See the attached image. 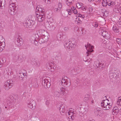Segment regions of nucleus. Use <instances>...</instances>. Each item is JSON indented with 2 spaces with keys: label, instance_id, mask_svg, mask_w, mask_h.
<instances>
[{
  "label": "nucleus",
  "instance_id": "nucleus-11",
  "mask_svg": "<svg viewBox=\"0 0 121 121\" xmlns=\"http://www.w3.org/2000/svg\"><path fill=\"white\" fill-rule=\"evenodd\" d=\"M31 64L34 66H39L40 64L38 61L35 58H33L31 60Z\"/></svg>",
  "mask_w": 121,
  "mask_h": 121
},
{
  "label": "nucleus",
  "instance_id": "nucleus-45",
  "mask_svg": "<svg viewBox=\"0 0 121 121\" xmlns=\"http://www.w3.org/2000/svg\"><path fill=\"white\" fill-rule=\"evenodd\" d=\"M45 3L47 4H49L50 3V0H43Z\"/></svg>",
  "mask_w": 121,
  "mask_h": 121
},
{
  "label": "nucleus",
  "instance_id": "nucleus-55",
  "mask_svg": "<svg viewBox=\"0 0 121 121\" xmlns=\"http://www.w3.org/2000/svg\"><path fill=\"white\" fill-rule=\"evenodd\" d=\"M81 17L82 18H84L85 17V16L84 15H81Z\"/></svg>",
  "mask_w": 121,
  "mask_h": 121
},
{
  "label": "nucleus",
  "instance_id": "nucleus-33",
  "mask_svg": "<svg viewBox=\"0 0 121 121\" xmlns=\"http://www.w3.org/2000/svg\"><path fill=\"white\" fill-rule=\"evenodd\" d=\"M119 110L112 111V113L114 115H117L118 113Z\"/></svg>",
  "mask_w": 121,
  "mask_h": 121
},
{
  "label": "nucleus",
  "instance_id": "nucleus-8",
  "mask_svg": "<svg viewBox=\"0 0 121 121\" xmlns=\"http://www.w3.org/2000/svg\"><path fill=\"white\" fill-rule=\"evenodd\" d=\"M4 39L2 35H0V52H2L4 48L5 43L4 42Z\"/></svg>",
  "mask_w": 121,
  "mask_h": 121
},
{
  "label": "nucleus",
  "instance_id": "nucleus-50",
  "mask_svg": "<svg viewBox=\"0 0 121 121\" xmlns=\"http://www.w3.org/2000/svg\"><path fill=\"white\" fill-rule=\"evenodd\" d=\"M2 1L1 0H0V8L2 9Z\"/></svg>",
  "mask_w": 121,
  "mask_h": 121
},
{
  "label": "nucleus",
  "instance_id": "nucleus-40",
  "mask_svg": "<svg viewBox=\"0 0 121 121\" xmlns=\"http://www.w3.org/2000/svg\"><path fill=\"white\" fill-rule=\"evenodd\" d=\"M117 104L119 106H121V100H117Z\"/></svg>",
  "mask_w": 121,
  "mask_h": 121
},
{
  "label": "nucleus",
  "instance_id": "nucleus-1",
  "mask_svg": "<svg viewBox=\"0 0 121 121\" xmlns=\"http://www.w3.org/2000/svg\"><path fill=\"white\" fill-rule=\"evenodd\" d=\"M103 99L104 100H103L101 103V106L104 110H108L111 107L112 104L108 103V100L106 99V97L105 96L103 97Z\"/></svg>",
  "mask_w": 121,
  "mask_h": 121
},
{
  "label": "nucleus",
  "instance_id": "nucleus-17",
  "mask_svg": "<svg viewBox=\"0 0 121 121\" xmlns=\"http://www.w3.org/2000/svg\"><path fill=\"white\" fill-rule=\"evenodd\" d=\"M35 21H34L33 20V21H31V28H32L31 29V30H34L35 27Z\"/></svg>",
  "mask_w": 121,
  "mask_h": 121
},
{
  "label": "nucleus",
  "instance_id": "nucleus-32",
  "mask_svg": "<svg viewBox=\"0 0 121 121\" xmlns=\"http://www.w3.org/2000/svg\"><path fill=\"white\" fill-rule=\"evenodd\" d=\"M46 103L47 105H48L50 102L51 101L49 98H46Z\"/></svg>",
  "mask_w": 121,
  "mask_h": 121
},
{
  "label": "nucleus",
  "instance_id": "nucleus-24",
  "mask_svg": "<svg viewBox=\"0 0 121 121\" xmlns=\"http://www.w3.org/2000/svg\"><path fill=\"white\" fill-rule=\"evenodd\" d=\"M108 5L109 6H110L111 7H114L115 5H116V3L114 2L109 1L108 2Z\"/></svg>",
  "mask_w": 121,
  "mask_h": 121
},
{
  "label": "nucleus",
  "instance_id": "nucleus-53",
  "mask_svg": "<svg viewBox=\"0 0 121 121\" xmlns=\"http://www.w3.org/2000/svg\"><path fill=\"white\" fill-rule=\"evenodd\" d=\"M66 11L68 13L70 12H71V9H67L66 10Z\"/></svg>",
  "mask_w": 121,
  "mask_h": 121
},
{
  "label": "nucleus",
  "instance_id": "nucleus-56",
  "mask_svg": "<svg viewBox=\"0 0 121 121\" xmlns=\"http://www.w3.org/2000/svg\"><path fill=\"white\" fill-rule=\"evenodd\" d=\"M38 12L37 10L36 11L35 13H36V14H37V15H39V13L38 14Z\"/></svg>",
  "mask_w": 121,
  "mask_h": 121
},
{
  "label": "nucleus",
  "instance_id": "nucleus-61",
  "mask_svg": "<svg viewBox=\"0 0 121 121\" xmlns=\"http://www.w3.org/2000/svg\"><path fill=\"white\" fill-rule=\"evenodd\" d=\"M119 99H118L117 100H121V97H120L119 98Z\"/></svg>",
  "mask_w": 121,
  "mask_h": 121
},
{
  "label": "nucleus",
  "instance_id": "nucleus-52",
  "mask_svg": "<svg viewBox=\"0 0 121 121\" xmlns=\"http://www.w3.org/2000/svg\"><path fill=\"white\" fill-rule=\"evenodd\" d=\"M75 9V7H73L71 8V9L73 11Z\"/></svg>",
  "mask_w": 121,
  "mask_h": 121
},
{
  "label": "nucleus",
  "instance_id": "nucleus-38",
  "mask_svg": "<svg viewBox=\"0 0 121 121\" xmlns=\"http://www.w3.org/2000/svg\"><path fill=\"white\" fill-rule=\"evenodd\" d=\"M36 17L34 16H31V21H35L36 20Z\"/></svg>",
  "mask_w": 121,
  "mask_h": 121
},
{
  "label": "nucleus",
  "instance_id": "nucleus-60",
  "mask_svg": "<svg viewBox=\"0 0 121 121\" xmlns=\"http://www.w3.org/2000/svg\"><path fill=\"white\" fill-rule=\"evenodd\" d=\"M68 29V28H66V27H65L64 28V30H67V29Z\"/></svg>",
  "mask_w": 121,
  "mask_h": 121
},
{
  "label": "nucleus",
  "instance_id": "nucleus-26",
  "mask_svg": "<svg viewBox=\"0 0 121 121\" xmlns=\"http://www.w3.org/2000/svg\"><path fill=\"white\" fill-rule=\"evenodd\" d=\"M31 42L32 44H34L36 46H38V42L36 40V39H34L33 40L32 39L31 40Z\"/></svg>",
  "mask_w": 121,
  "mask_h": 121
},
{
  "label": "nucleus",
  "instance_id": "nucleus-9",
  "mask_svg": "<svg viewBox=\"0 0 121 121\" xmlns=\"http://www.w3.org/2000/svg\"><path fill=\"white\" fill-rule=\"evenodd\" d=\"M70 82L68 81V80L64 78L62 79L61 82H60V84L65 86L66 85L69 86L70 85Z\"/></svg>",
  "mask_w": 121,
  "mask_h": 121
},
{
  "label": "nucleus",
  "instance_id": "nucleus-13",
  "mask_svg": "<svg viewBox=\"0 0 121 121\" xmlns=\"http://www.w3.org/2000/svg\"><path fill=\"white\" fill-rule=\"evenodd\" d=\"M112 29L115 32L118 33L119 34L121 32L120 28L117 27L116 26H114L112 27Z\"/></svg>",
  "mask_w": 121,
  "mask_h": 121
},
{
  "label": "nucleus",
  "instance_id": "nucleus-21",
  "mask_svg": "<svg viewBox=\"0 0 121 121\" xmlns=\"http://www.w3.org/2000/svg\"><path fill=\"white\" fill-rule=\"evenodd\" d=\"M44 17V16H39L38 17H37L38 21L40 22H42L45 18Z\"/></svg>",
  "mask_w": 121,
  "mask_h": 121
},
{
  "label": "nucleus",
  "instance_id": "nucleus-30",
  "mask_svg": "<svg viewBox=\"0 0 121 121\" xmlns=\"http://www.w3.org/2000/svg\"><path fill=\"white\" fill-rule=\"evenodd\" d=\"M43 9L42 8L40 7V6H38L36 7V11L37 10L38 12H39V11H42V10H43Z\"/></svg>",
  "mask_w": 121,
  "mask_h": 121
},
{
  "label": "nucleus",
  "instance_id": "nucleus-27",
  "mask_svg": "<svg viewBox=\"0 0 121 121\" xmlns=\"http://www.w3.org/2000/svg\"><path fill=\"white\" fill-rule=\"evenodd\" d=\"M42 11H39L38 12V13L41 16H44V12L45 11V10L44 9H43Z\"/></svg>",
  "mask_w": 121,
  "mask_h": 121
},
{
  "label": "nucleus",
  "instance_id": "nucleus-7",
  "mask_svg": "<svg viewBox=\"0 0 121 121\" xmlns=\"http://www.w3.org/2000/svg\"><path fill=\"white\" fill-rule=\"evenodd\" d=\"M85 47H86V50H87V52L86 53H87V56H88L89 54H90L91 52H92L93 51V49L94 48V47L92 45H91L90 44H88L87 45V47H86V45H85Z\"/></svg>",
  "mask_w": 121,
  "mask_h": 121
},
{
  "label": "nucleus",
  "instance_id": "nucleus-31",
  "mask_svg": "<svg viewBox=\"0 0 121 121\" xmlns=\"http://www.w3.org/2000/svg\"><path fill=\"white\" fill-rule=\"evenodd\" d=\"M59 109L61 114H62V113H64L65 112V109H62L59 108Z\"/></svg>",
  "mask_w": 121,
  "mask_h": 121
},
{
  "label": "nucleus",
  "instance_id": "nucleus-12",
  "mask_svg": "<svg viewBox=\"0 0 121 121\" xmlns=\"http://www.w3.org/2000/svg\"><path fill=\"white\" fill-rule=\"evenodd\" d=\"M48 39L47 36H43V38H41L39 39V42L40 44L43 43L46 41L47 42L48 40Z\"/></svg>",
  "mask_w": 121,
  "mask_h": 121
},
{
  "label": "nucleus",
  "instance_id": "nucleus-3",
  "mask_svg": "<svg viewBox=\"0 0 121 121\" xmlns=\"http://www.w3.org/2000/svg\"><path fill=\"white\" fill-rule=\"evenodd\" d=\"M50 78L48 77H46V78L45 77L42 78V84L43 86L46 89L49 88L51 85L50 82Z\"/></svg>",
  "mask_w": 121,
  "mask_h": 121
},
{
  "label": "nucleus",
  "instance_id": "nucleus-15",
  "mask_svg": "<svg viewBox=\"0 0 121 121\" xmlns=\"http://www.w3.org/2000/svg\"><path fill=\"white\" fill-rule=\"evenodd\" d=\"M119 7V5L117 4L115 5V8L114 9V11L117 13L120 12L121 11V10L120 9L118 8Z\"/></svg>",
  "mask_w": 121,
  "mask_h": 121
},
{
  "label": "nucleus",
  "instance_id": "nucleus-6",
  "mask_svg": "<svg viewBox=\"0 0 121 121\" xmlns=\"http://www.w3.org/2000/svg\"><path fill=\"white\" fill-rule=\"evenodd\" d=\"M117 72V71L115 68L111 69L110 70L109 72V76L110 79H113L117 75L116 73Z\"/></svg>",
  "mask_w": 121,
  "mask_h": 121
},
{
  "label": "nucleus",
  "instance_id": "nucleus-25",
  "mask_svg": "<svg viewBox=\"0 0 121 121\" xmlns=\"http://www.w3.org/2000/svg\"><path fill=\"white\" fill-rule=\"evenodd\" d=\"M102 5L104 7L108 5V3L107 0H103L102 2Z\"/></svg>",
  "mask_w": 121,
  "mask_h": 121
},
{
  "label": "nucleus",
  "instance_id": "nucleus-49",
  "mask_svg": "<svg viewBox=\"0 0 121 121\" xmlns=\"http://www.w3.org/2000/svg\"><path fill=\"white\" fill-rule=\"evenodd\" d=\"M73 13L74 14H76L78 13V11L77 10L75 9L73 11Z\"/></svg>",
  "mask_w": 121,
  "mask_h": 121
},
{
  "label": "nucleus",
  "instance_id": "nucleus-62",
  "mask_svg": "<svg viewBox=\"0 0 121 121\" xmlns=\"http://www.w3.org/2000/svg\"><path fill=\"white\" fill-rule=\"evenodd\" d=\"M68 14L69 15H71V12L68 13Z\"/></svg>",
  "mask_w": 121,
  "mask_h": 121
},
{
  "label": "nucleus",
  "instance_id": "nucleus-43",
  "mask_svg": "<svg viewBox=\"0 0 121 121\" xmlns=\"http://www.w3.org/2000/svg\"><path fill=\"white\" fill-rule=\"evenodd\" d=\"M3 63V60L2 59H0V68L2 66V64Z\"/></svg>",
  "mask_w": 121,
  "mask_h": 121
},
{
  "label": "nucleus",
  "instance_id": "nucleus-47",
  "mask_svg": "<svg viewBox=\"0 0 121 121\" xmlns=\"http://www.w3.org/2000/svg\"><path fill=\"white\" fill-rule=\"evenodd\" d=\"M117 110H119L118 109L117 107L115 106V107H114L113 108V109L112 110V111H114V110L117 111Z\"/></svg>",
  "mask_w": 121,
  "mask_h": 121
},
{
  "label": "nucleus",
  "instance_id": "nucleus-2",
  "mask_svg": "<svg viewBox=\"0 0 121 121\" xmlns=\"http://www.w3.org/2000/svg\"><path fill=\"white\" fill-rule=\"evenodd\" d=\"M15 1H16L15 0H12V2H10L9 6V13L12 15H15L16 13L15 4L14 3L12 2H13Z\"/></svg>",
  "mask_w": 121,
  "mask_h": 121
},
{
  "label": "nucleus",
  "instance_id": "nucleus-29",
  "mask_svg": "<svg viewBox=\"0 0 121 121\" xmlns=\"http://www.w3.org/2000/svg\"><path fill=\"white\" fill-rule=\"evenodd\" d=\"M60 108H61L62 109H64L65 110V105L63 103H61V104H60Z\"/></svg>",
  "mask_w": 121,
  "mask_h": 121
},
{
  "label": "nucleus",
  "instance_id": "nucleus-63",
  "mask_svg": "<svg viewBox=\"0 0 121 121\" xmlns=\"http://www.w3.org/2000/svg\"><path fill=\"white\" fill-rule=\"evenodd\" d=\"M90 2H91L92 1H93L94 0H88Z\"/></svg>",
  "mask_w": 121,
  "mask_h": 121
},
{
  "label": "nucleus",
  "instance_id": "nucleus-19",
  "mask_svg": "<svg viewBox=\"0 0 121 121\" xmlns=\"http://www.w3.org/2000/svg\"><path fill=\"white\" fill-rule=\"evenodd\" d=\"M47 66H49L50 68V69L53 68L54 70H55L56 69V67L55 66V65L54 64L52 63H48V64L47 65Z\"/></svg>",
  "mask_w": 121,
  "mask_h": 121
},
{
  "label": "nucleus",
  "instance_id": "nucleus-39",
  "mask_svg": "<svg viewBox=\"0 0 121 121\" xmlns=\"http://www.w3.org/2000/svg\"><path fill=\"white\" fill-rule=\"evenodd\" d=\"M99 66L101 67H104V64L102 63H99Z\"/></svg>",
  "mask_w": 121,
  "mask_h": 121
},
{
  "label": "nucleus",
  "instance_id": "nucleus-57",
  "mask_svg": "<svg viewBox=\"0 0 121 121\" xmlns=\"http://www.w3.org/2000/svg\"><path fill=\"white\" fill-rule=\"evenodd\" d=\"M73 113V112H71V111H69V112H68V113L69 114V115H70V113Z\"/></svg>",
  "mask_w": 121,
  "mask_h": 121
},
{
  "label": "nucleus",
  "instance_id": "nucleus-28",
  "mask_svg": "<svg viewBox=\"0 0 121 121\" xmlns=\"http://www.w3.org/2000/svg\"><path fill=\"white\" fill-rule=\"evenodd\" d=\"M83 4L81 3H77L76 6L77 8L80 9L82 6Z\"/></svg>",
  "mask_w": 121,
  "mask_h": 121
},
{
  "label": "nucleus",
  "instance_id": "nucleus-23",
  "mask_svg": "<svg viewBox=\"0 0 121 121\" xmlns=\"http://www.w3.org/2000/svg\"><path fill=\"white\" fill-rule=\"evenodd\" d=\"M31 106H32V108H33V109L35 108V107L36 105V103L35 101L33 100H31Z\"/></svg>",
  "mask_w": 121,
  "mask_h": 121
},
{
  "label": "nucleus",
  "instance_id": "nucleus-20",
  "mask_svg": "<svg viewBox=\"0 0 121 121\" xmlns=\"http://www.w3.org/2000/svg\"><path fill=\"white\" fill-rule=\"evenodd\" d=\"M100 111V109L98 107L96 108L94 110V113L95 115L98 116L99 114V112Z\"/></svg>",
  "mask_w": 121,
  "mask_h": 121
},
{
  "label": "nucleus",
  "instance_id": "nucleus-36",
  "mask_svg": "<svg viewBox=\"0 0 121 121\" xmlns=\"http://www.w3.org/2000/svg\"><path fill=\"white\" fill-rule=\"evenodd\" d=\"M90 98V96L89 95L86 94L85 95V99L86 100H88Z\"/></svg>",
  "mask_w": 121,
  "mask_h": 121
},
{
  "label": "nucleus",
  "instance_id": "nucleus-48",
  "mask_svg": "<svg viewBox=\"0 0 121 121\" xmlns=\"http://www.w3.org/2000/svg\"><path fill=\"white\" fill-rule=\"evenodd\" d=\"M117 27L118 28H119L121 30V24H120L119 23H117Z\"/></svg>",
  "mask_w": 121,
  "mask_h": 121
},
{
  "label": "nucleus",
  "instance_id": "nucleus-64",
  "mask_svg": "<svg viewBox=\"0 0 121 121\" xmlns=\"http://www.w3.org/2000/svg\"><path fill=\"white\" fill-rule=\"evenodd\" d=\"M83 30V29H81V30H82V34H83V31H82Z\"/></svg>",
  "mask_w": 121,
  "mask_h": 121
},
{
  "label": "nucleus",
  "instance_id": "nucleus-54",
  "mask_svg": "<svg viewBox=\"0 0 121 121\" xmlns=\"http://www.w3.org/2000/svg\"><path fill=\"white\" fill-rule=\"evenodd\" d=\"M81 15H81V14H78L77 15V17H81Z\"/></svg>",
  "mask_w": 121,
  "mask_h": 121
},
{
  "label": "nucleus",
  "instance_id": "nucleus-16",
  "mask_svg": "<svg viewBox=\"0 0 121 121\" xmlns=\"http://www.w3.org/2000/svg\"><path fill=\"white\" fill-rule=\"evenodd\" d=\"M103 30L104 29H102V30H101L102 35L104 37H106V38H107V37L109 35L107 31H104Z\"/></svg>",
  "mask_w": 121,
  "mask_h": 121
},
{
  "label": "nucleus",
  "instance_id": "nucleus-51",
  "mask_svg": "<svg viewBox=\"0 0 121 121\" xmlns=\"http://www.w3.org/2000/svg\"><path fill=\"white\" fill-rule=\"evenodd\" d=\"M93 10V9L91 7H90L89 8V11L90 12V13H91L92 12Z\"/></svg>",
  "mask_w": 121,
  "mask_h": 121
},
{
  "label": "nucleus",
  "instance_id": "nucleus-34",
  "mask_svg": "<svg viewBox=\"0 0 121 121\" xmlns=\"http://www.w3.org/2000/svg\"><path fill=\"white\" fill-rule=\"evenodd\" d=\"M116 41L118 44L121 45V39L120 38H117L116 39Z\"/></svg>",
  "mask_w": 121,
  "mask_h": 121
},
{
  "label": "nucleus",
  "instance_id": "nucleus-4",
  "mask_svg": "<svg viewBox=\"0 0 121 121\" xmlns=\"http://www.w3.org/2000/svg\"><path fill=\"white\" fill-rule=\"evenodd\" d=\"M65 89L64 88L61 87L60 88V91H56L54 93L55 96L57 97H61L65 94Z\"/></svg>",
  "mask_w": 121,
  "mask_h": 121
},
{
  "label": "nucleus",
  "instance_id": "nucleus-37",
  "mask_svg": "<svg viewBox=\"0 0 121 121\" xmlns=\"http://www.w3.org/2000/svg\"><path fill=\"white\" fill-rule=\"evenodd\" d=\"M92 25L95 27H97L98 26V24L97 22H95L93 23Z\"/></svg>",
  "mask_w": 121,
  "mask_h": 121
},
{
  "label": "nucleus",
  "instance_id": "nucleus-42",
  "mask_svg": "<svg viewBox=\"0 0 121 121\" xmlns=\"http://www.w3.org/2000/svg\"><path fill=\"white\" fill-rule=\"evenodd\" d=\"M54 70H51V72H53V73H52L51 74H52V75L53 77H54L55 75V73L56 72H54Z\"/></svg>",
  "mask_w": 121,
  "mask_h": 121
},
{
  "label": "nucleus",
  "instance_id": "nucleus-14",
  "mask_svg": "<svg viewBox=\"0 0 121 121\" xmlns=\"http://www.w3.org/2000/svg\"><path fill=\"white\" fill-rule=\"evenodd\" d=\"M18 43V45L19 46L22 45L23 43V41L22 39L21 38H19L17 39V40Z\"/></svg>",
  "mask_w": 121,
  "mask_h": 121
},
{
  "label": "nucleus",
  "instance_id": "nucleus-35",
  "mask_svg": "<svg viewBox=\"0 0 121 121\" xmlns=\"http://www.w3.org/2000/svg\"><path fill=\"white\" fill-rule=\"evenodd\" d=\"M74 118V116L72 115L71 116H69L68 117V118L69 119V120L72 121L73 120Z\"/></svg>",
  "mask_w": 121,
  "mask_h": 121
},
{
  "label": "nucleus",
  "instance_id": "nucleus-44",
  "mask_svg": "<svg viewBox=\"0 0 121 121\" xmlns=\"http://www.w3.org/2000/svg\"><path fill=\"white\" fill-rule=\"evenodd\" d=\"M73 1V0H67V3H68V2H69V4H72V2Z\"/></svg>",
  "mask_w": 121,
  "mask_h": 121
},
{
  "label": "nucleus",
  "instance_id": "nucleus-5",
  "mask_svg": "<svg viewBox=\"0 0 121 121\" xmlns=\"http://www.w3.org/2000/svg\"><path fill=\"white\" fill-rule=\"evenodd\" d=\"M13 84V82L11 80L9 79L4 82V88L6 90L9 89L12 87Z\"/></svg>",
  "mask_w": 121,
  "mask_h": 121
},
{
  "label": "nucleus",
  "instance_id": "nucleus-58",
  "mask_svg": "<svg viewBox=\"0 0 121 121\" xmlns=\"http://www.w3.org/2000/svg\"><path fill=\"white\" fill-rule=\"evenodd\" d=\"M67 3H67V1H66V4L68 6H69L70 4H69V2H68Z\"/></svg>",
  "mask_w": 121,
  "mask_h": 121
},
{
  "label": "nucleus",
  "instance_id": "nucleus-46",
  "mask_svg": "<svg viewBox=\"0 0 121 121\" xmlns=\"http://www.w3.org/2000/svg\"><path fill=\"white\" fill-rule=\"evenodd\" d=\"M19 74H20L21 76H19V77H21L22 78L23 77V76H24L25 75V73H20Z\"/></svg>",
  "mask_w": 121,
  "mask_h": 121
},
{
  "label": "nucleus",
  "instance_id": "nucleus-59",
  "mask_svg": "<svg viewBox=\"0 0 121 121\" xmlns=\"http://www.w3.org/2000/svg\"><path fill=\"white\" fill-rule=\"evenodd\" d=\"M107 12H108V11H105V12H104V15H106L105 14V13H107Z\"/></svg>",
  "mask_w": 121,
  "mask_h": 121
},
{
  "label": "nucleus",
  "instance_id": "nucleus-41",
  "mask_svg": "<svg viewBox=\"0 0 121 121\" xmlns=\"http://www.w3.org/2000/svg\"><path fill=\"white\" fill-rule=\"evenodd\" d=\"M87 7H84L82 5V6L80 8L83 11H85L86 10V9Z\"/></svg>",
  "mask_w": 121,
  "mask_h": 121
},
{
  "label": "nucleus",
  "instance_id": "nucleus-22",
  "mask_svg": "<svg viewBox=\"0 0 121 121\" xmlns=\"http://www.w3.org/2000/svg\"><path fill=\"white\" fill-rule=\"evenodd\" d=\"M76 19V20L75 21V22L76 23L78 24H80L82 23L81 20L79 18L77 17Z\"/></svg>",
  "mask_w": 121,
  "mask_h": 121
},
{
  "label": "nucleus",
  "instance_id": "nucleus-10",
  "mask_svg": "<svg viewBox=\"0 0 121 121\" xmlns=\"http://www.w3.org/2000/svg\"><path fill=\"white\" fill-rule=\"evenodd\" d=\"M73 44L71 43L70 41H69V43H66L64 45V47L66 49L68 50H69L72 49V45Z\"/></svg>",
  "mask_w": 121,
  "mask_h": 121
},
{
  "label": "nucleus",
  "instance_id": "nucleus-18",
  "mask_svg": "<svg viewBox=\"0 0 121 121\" xmlns=\"http://www.w3.org/2000/svg\"><path fill=\"white\" fill-rule=\"evenodd\" d=\"M62 7V3L60 2L58 3V7L57 8H56L55 9V11H59L61 9Z\"/></svg>",
  "mask_w": 121,
  "mask_h": 121
}]
</instances>
